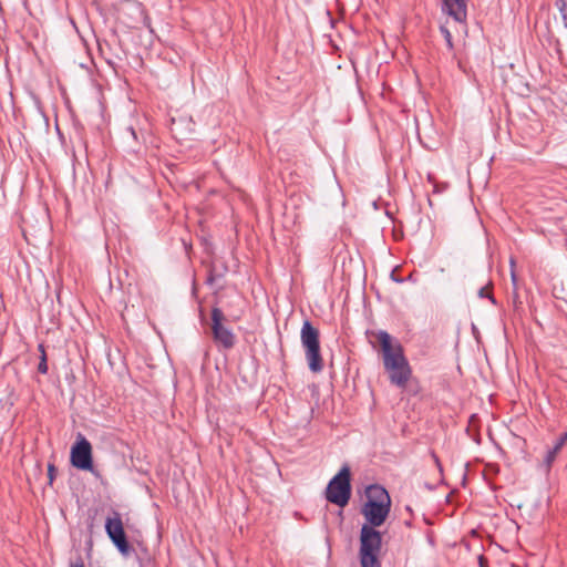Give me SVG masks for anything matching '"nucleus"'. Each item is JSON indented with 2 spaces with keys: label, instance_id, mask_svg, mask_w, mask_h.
Here are the masks:
<instances>
[{
  "label": "nucleus",
  "instance_id": "obj_1",
  "mask_svg": "<svg viewBox=\"0 0 567 567\" xmlns=\"http://www.w3.org/2000/svg\"><path fill=\"white\" fill-rule=\"evenodd\" d=\"M370 334L377 339L381 347L383 365L385 371L389 372L390 382L404 389L412 375V370L401 343L394 341L391 334L384 330L372 331Z\"/></svg>",
  "mask_w": 567,
  "mask_h": 567
},
{
  "label": "nucleus",
  "instance_id": "obj_2",
  "mask_svg": "<svg viewBox=\"0 0 567 567\" xmlns=\"http://www.w3.org/2000/svg\"><path fill=\"white\" fill-rule=\"evenodd\" d=\"M368 501L362 507V515L368 522V526L373 528L381 526L390 513L391 498L384 487L378 484L370 485L367 488Z\"/></svg>",
  "mask_w": 567,
  "mask_h": 567
},
{
  "label": "nucleus",
  "instance_id": "obj_3",
  "mask_svg": "<svg viewBox=\"0 0 567 567\" xmlns=\"http://www.w3.org/2000/svg\"><path fill=\"white\" fill-rule=\"evenodd\" d=\"M382 536L379 530L363 524L360 532V563L361 567H380L379 554L381 551Z\"/></svg>",
  "mask_w": 567,
  "mask_h": 567
},
{
  "label": "nucleus",
  "instance_id": "obj_4",
  "mask_svg": "<svg viewBox=\"0 0 567 567\" xmlns=\"http://www.w3.org/2000/svg\"><path fill=\"white\" fill-rule=\"evenodd\" d=\"M319 337V330L315 328L309 320L303 321L300 331V340L305 348L309 369L315 373L320 372L323 369Z\"/></svg>",
  "mask_w": 567,
  "mask_h": 567
},
{
  "label": "nucleus",
  "instance_id": "obj_5",
  "mask_svg": "<svg viewBox=\"0 0 567 567\" xmlns=\"http://www.w3.org/2000/svg\"><path fill=\"white\" fill-rule=\"evenodd\" d=\"M326 498L339 507L348 505L351 498V472L348 465H343L330 480L326 488Z\"/></svg>",
  "mask_w": 567,
  "mask_h": 567
},
{
  "label": "nucleus",
  "instance_id": "obj_6",
  "mask_svg": "<svg viewBox=\"0 0 567 567\" xmlns=\"http://www.w3.org/2000/svg\"><path fill=\"white\" fill-rule=\"evenodd\" d=\"M225 315L221 309L215 307L212 309V333L213 340L223 349H231L236 343V337L233 331L224 326Z\"/></svg>",
  "mask_w": 567,
  "mask_h": 567
},
{
  "label": "nucleus",
  "instance_id": "obj_7",
  "mask_svg": "<svg viewBox=\"0 0 567 567\" xmlns=\"http://www.w3.org/2000/svg\"><path fill=\"white\" fill-rule=\"evenodd\" d=\"M70 461L78 470L93 471L92 445L81 433H78L76 441L71 447Z\"/></svg>",
  "mask_w": 567,
  "mask_h": 567
},
{
  "label": "nucleus",
  "instance_id": "obj_8",
  "mask_svg": "<svg viewBox=\"0 0 567 567\" xmlns=\"http://www.w3.org/2000/svg\"><path fill=\"white\" fill-rule=\"evenodd\" d=\"M105 530L114 546L122 554L127 556L131 546L126 539L123 522L118 513H114L112 517H107L105 522Z\"/></svg>",
  "mask_w": 567,
  "mask_h": 567
},
{
  "label": "nucleus",
  "instance_id": "obj_9",
  "mask_svg": "<svg viewBox=\"0 0 567 567\" xmlns=\"http://www.w3.org/2000/svg\"><path fill=\"white\" fill-rule=\"evenodd\" d=\"M442 11L456 22L464 23L467 18V0H443Z\"/></svg>",
  "mask_w": 567,
  "mask_h": 567
},
{
  "label": "nucleus",
  "instance_id": "obj_10",
  "mask_svg": "<svg viewBox=\"0 0 567 567\" xmlns=\"http://www.w3.org/2000/svg\"><path fill=\"white\" fill-rule=\"evenodd\" d=\"M171 131L176 138L186 140L194 133L195 124L190 117L172 118Z\"/></svg>",
  "mask_w": 567,
  "mask_h": 567
},
{
  "label": "nucleus",
  "instance_id": "obj_11",
  "mask_svg": "<svg viewBox=\"0 0 567 567\" xmlns=\"http://www.w3.org/2000/svg\"><path fill=\"white\" fill-rule=\"evenodd\" d=\"M123 143L128 152L138 153L144 143V134L137 132L133 126H128L122 134Z\"/></svg>",
  "mask_w": 567,
  "mask_h": 567
},
{
  "label": "nucleus",
  "instance_id": "obj_12",
  "mask_svg": "<svg viewBox=\"0 0 567 567\" xmlns=\"http://www.w3.org/2000/svg\"><path fill=\"white\" fill-rule=\"evenodd\" d=\"M565 444H567V431L565 433H563L558 437V440L556 441L554 446L550 450H548V452L544 458V463L547 468H550V466L555 462L557 455L559 454V452L561 451V449Z\"/></svg>",
  "mask_w": 567,
  "mask_h": 567
},
{
  "label": "nucleus",
  "instance_id": "obj_13",
  "mask_svg": "<svg viewBox=\"0 0 567 567\" xmlns=\"http://www.w3.org/2000/svg\"><path fill=\"white\" fill-rule=\"evenodd\" d=\"M39 351L41 353L40 355V362L38 364V371L42 374H45L48 373V362H47V354H45V350H44V346L43 344H39Z\"/></svg>",
  "mask_w": 567,
  "mask_h": 567
},
{
  "label": "nucleus",
  "instance_id": "obj_14",
  "mask_svg": "<svg viewBox=\"0 0 567 567\" xmlns=\"http://www.w3.org/2000/svg\"><path fill=\"white\" fill-rule=\"evenodd\" d=\"M440 31L445 39L447 48L450 50H452L453 49V40H452V34H451L450 30L445 25H441Z\"/></svg>",
  "mask_w": 567,
  "mask_h": 567
},
{
  "label": "nucleus",
  "instance_id": "obj_15",
  "mask_svg": "<svg viewBox=\"0 0 567 567\" xmlns=\"http://www.w3.org/2000/svg\"><path fill=\"white\" fill-rule=\"evenodd\" d=\"M557 7L561 13V19L564 22V27L567 28V3L565 0H558Z\"/></svg>",
  "mask_w": 567,
  "mask_h": 567
},
{
  "label": "nucleus",
  "instance_id": "obj_16",
  "mask_svg": "<svg viewBox=\"0 0 567 567\" xmlns=\"http://www.w3.org/2000/svg\"><path fill=\"white\" fill-rule=\"evenodd\" d=\"M512 282H513V302L515 305V307H517V303H520V301L518 300L519 297H518V292H517V278H516V275L514 271H512Z\"/></svg>",
  "mask_w": 567,
  "mask_h": 567
},
{
  "label": "nucleus",
  "instance_id": "obj_17",
  "mask_svg": "<svg viewBox=\"0 0 567 567\" xmlns=\"http://www.w3.org/2000/svg\"><path fill=\"white\" fill-rule=\"evenodd\" d=\"M478 297L480 298H488L493 303H496L494 297L492 293L488 292V288L487 287H482L480 290H478Z\"/></svg>",
  "mask_w": 567,
  "mask_h": 567
},
{
  "label": "nucleus",
  "instance_id": "obj_18",
  "mask_svg": "<svg viewBox=\"0 0 567 567\" xmlns=\"http://www.w3.org/2000/svg\"><path fill=\"white\" fill-rule=\"evenodd\" d=\"M55 475H56V468H55L54 464L50 463L48 465V478H49L50 485H52V483L55 478Z\"/></svg>",
  "mask_w": 567,
  "mask_h": 567
},
{
  "label": "nucleus",
  "instance_id": "obj_19",
  "mask_svg": "<svg viewBox=\"0 0 567 567\" xmlns=\"http://www.w3.org/2000/svg\"><path fill=\"white\" fill-rule=\"evenodd\" d=\"M132 10H133L134 12L138 13V16H140L142 19L144 18V11H143V9L141 8V6H140V4H137V3H133V4H132Z\"/></svg>",
  "mask_w": 567,
  "mask_h": 567
},
{
  "label": "nucleus",
  "instance_id": "obj_20",
  "mask_svg": "<svg viewBox=\"0 0 567 567\" xmlns=\"http://www.w3.org/2000/svg\"><path fill=\"white\" fill-rule=\"evenodd\" d=\"M478 566L480 567H488L487 558L483 555L478 556Z\"/></svg>",
  "mask_w": 567,
  "mask_h": 567
},
{
  "label": "nucleus",
  "instance_id": "obj_21",
  "mask_svg": "<svg viewBox=\"0 0 567 567\" xmlns=\"http://www.w3.org/2000/svg\"><path fill=\"white\" fill-rule=\"evenodd\" d=\"M70 567H85L82 558L80 557L78 561L71 563Z\"/></svg>",
  "mask_w": 567,
  "mask_h": 567
},
{
  "label": "nucleus",
  "instance_id": "obj_22",
  "mask_svg": "<svg viewBox=\"0 0 567 567\" xmlns=\"http://www.w3.org/2000/svg\"><path fill=\"white\" fill-rule=\"evenodd\" d=\"M432 457H433L436 466L439 467V470L442 471V465L440 463V460H439L437 455L435 453H432Z\"/></svg>",
  "mask_w": 567,
  "mask_h": 567
},
{
  "label": "nucleus",
  "instance_id": "obj_23",
  "mask_svg": "<svg viewBox=\"0 0 567 567\" xmlns=\"http://www.w3.org/2000/svg\"><path fill=\"white\" fill-rule=\"evenodd\" d=\"M406 511H408V512H410V513H412V509H411V507H410V506H406Z\"/></svg>",
  "mask_w": 567,
  "mask_h": 567
}]
</instances>
